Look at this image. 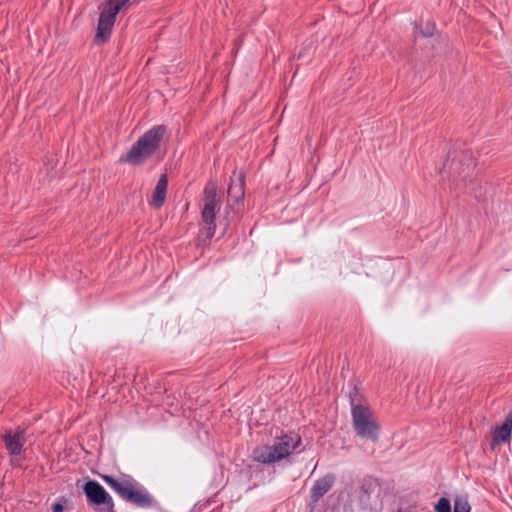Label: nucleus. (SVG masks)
<instances>
[{
  "label": "nucleus",
  "mask_w": 512,
  "mask_h": 512,
  "mask_svg": "<svg viewBox=\"0 0 512 512\" xmlns=\"http://www.w3.org/2000/svg\"><path fill=\"white\" fill-rule=\"evenodd\" d=\"M202 198L201 217L205 225L206 238L210 239L214 236L216 230V215L220 210L221 203L217 198L216 186L209 183L204 188Z\"/></svg>",
  "instance_id": "39448f33"
},
{
  "label": "nucleus",
  "mask_w": 512,
  "mask_h": 512,
  "mask_svg": "<svg viewBox=\"0 0 512 512\" xmlns=\"http://www.w3.org/2000/svg\"><path fill=\"white\" fill-rule=\"evenodd\" d=\"M168 187V178L166 174H162L154 189L150 204L155 208H161L165 203Z\"/></svg>",
  "instance_id": "f8f14e48"
},
{
  "label": "nucleus",
  "mask_w": 512,
  "mask_h": 512,
  "mask_svg": "<svg viewBox=\"0 0 512 512\" xmlns=\"http://www.w3.org/2000/svg\"><path fill=\"white\" fill-rule=\"evenodd\" d=\"M301 444L302 439L298 434H283L276 437L271 445L256 447L253 450V459L262 464H274L297 452Z\"/></svg>",
  "instance_id": "f257e3e1"
},
{
  "label": "nucleus",
  "mask_w": 512,
  "mask_h": 512,
  "mask_svg": "<svg viewBox=\"0 0 512 512\" xmlns=\"http://www.w3.org/2000/svg\"><path fill=\"white\" fill-rule=\"evenodd\" d=\"M101 479L125 501L142 508L153 505L149 492L130 475L123 474L114 478L105 474L101 475Z\"/></svg>",
  "instance_id": "f03ea898"
},
{
  "label": "nucleus",
  "mask_w": 512,
  "mask_h": 512,
  "mask_svg": "<svg viewBox=\"0 0 512 512\" xmlns=\"http://www.w3.org/2000/svg\"><path fill=\"white\" fill-rule=\"evenodd\" d=\"M130 0H108L103 11L100 14L96 35L94 41L96 43H105L109 40L114 26L116 15L125 7Z\"/></svg>",
  "instance_id": "423d86ee"
},
{
  "label": "nucleus",
  "mask_w": 512,
  "mask_h": 512,
  "mask_svg": "<svg viewBox=\"0 0 512 512\" xmlns=\"http://www.w3.org/2000/svg\"><path fill=\"white\" fill-rule=\"evenodd\" d=\"M465 192L473 195L475 198H479L481 196L480 187H478V185L473 181H470Z\"/></svg>",
  "instance_id": "dca6fc26"
},
{
  "label": "nucleus",
  "mask_w": 512,
  "mask_h": 512,
  "mask_svg": "<svg viewBox=\"0 0 512 512\" xmlns=\"http://www.w3.org/2000/svg\"><path fill=\"white\" fill-rule=\"evenodd\" d=\"M471 506L468 502V498L466 496H458L454 501V511L453 512H470Z\"/></svg>",
  "instance_id": "4468645a"
},
{
  "label": "nucleus",
  "mask_w": 512,
  "mask_h": 512,
  "mask_svg": "<svg viewBox=\"0 0 512 512\" xmlns=\"http://www.w3.org/2000/svg\"><path fill=\"white\" fill-rule=\"evenodd\" d=\"M352 423L356 434L371 442L379 440L380 425L369 407H354L351 411Z\"/></svg>",
  "instance_id": "20e7f679"
},
{
  "label": "nucleus",
  "mask_w": 512,
  "mask_h": 512,
  "mask_svg": "<svg viewBox=\"0 0 512 512\" xmlns=\"http://www.w3.org/2000/svg\"><path fill=\"white\" fill-rule=\"evenodd\" d=\"M349 400L351 405V410L354 409L357 405L359 407H369L364 403L363 396L360 394L358 388L353 386V388L349 391Z\"/></svg>",
  "instance_id": "ddd939ff"
},
{
  "label": "nucleus",
  "mask_w": 512,
  "mask_h": 512,
  "mask_svg": "<svg viewBox=\"0 0 512 512\" xmlns=\"http://www.w3.org/2000/svg\"><path fill=\"white\" fill-rule=\"evenodd\" d=\"M434 31H435V25L428 22V23H426L425 28L421 30V34L424 37H431V36H433Z\"/></svg>",
  "instance_id": "f3484780"
},
{
  "label": "nucleus",
  "mask_w": 512,
  "mask_h": 512,
  "mask_svg": "<svg viewBox=\"0 0 512 512\" xmlns=\"http://www.w3.org/2000/svg\"><path fill=\"white\" fill-rule=\"evenodd\" d=\"M52 512H64V505L62 502H56L52 506Z\"/></svg>",
  "instance_id": "a211bd4d"
},
{
  "label": "nucleus",
  "mask_w": 512,
  "mask_h": 512,
  "mask_svg": "<svg viewBox=\"0 0 512 512\" xmlns=\"http://www.w3.org/2000/svg\"><path fill=\"white\" fill-rule=\"evenodd\" d=\"M459 163V161L453 160L450 169L455 170L458 167Z\"/></svg>",
  "instance_id": "aec40b11"
},
{
  "label": "nucleus",
  "mask_w": 512,
  "mask_h": 512,
  "mask_svg": "<svg viewBox=\"0 0 512 512\" xmlns=\"http://www.w3.org/2000/svg\"><path fill=\"white\" fill-rule=\"evenodd\" d=\"M435 510L436 512H451L450 501L445 497L440 498L435 505Z\"/></svg>",
  "instance_id": "2eb2a0df"
},
{
  "label": "nucleus",
  "mask_w": 512,
  "mask_h": 512,
  "mask_svg": "<svg viewBox=\"0 0 512 512\" xmlns=\"http://www.w3.org/2000/svg\"><path fill=\"white\" fill-rule=\"evenodd\" d=\"M244 177L242 174H235L231 178V182L228 187V197L235 203H239L244 199Z\"/></svg>",
  "instance_id": "9b49d317"
},
{
  "label": "nucleus",
  "mask_w": 512,
  "mask_h": 512,
  "mask_svg": "<svg viewBox=\"0 0 512 512\" xmlns=\"http://www.w3.org/2000/svg\"><path fill=\"white\" fill-rule=\"evenodd\" d=\"M512 433V412H509L504 422L499 426L496 427L493 432V445H497L499 443H506L510 441Z\"/></svg>",
  "instance_id": "9d476101"
},
{
  "label": "nucleus",
  "mask_w": 512,
  "mask_h": 512,
  "mask_svg": "<svg viewBox=\"0 0 512 512\" xmlns=\"http://www.w3.org/2000/svg\"><path fill=\"white\" fill-rule=\"evenodd\" d=\"M167 128L165 125H156L146 131L130 148L120 162L133 166L140 165L150 158L159 148Z\"/></svg>",
  "instance_id": "7ed1b4c3"
},
{
  "label": "nucleus",
  "mask_w": 512,
  "mask_h": 512,
  "mask_svg": "<svg viewBox=\"0 0 512 512\" xmlns=\"http://www.w3.org/2000/svg\"><path fill=\"white\" fill-rule=\"evenodd\" d=\"M8 454L13 460L23 458V446L27 441L24 430H17L15 432L7 431L2 437Z\"/></svg>",
  "instance_id": "6e6552de"
},
{
  "label": "nucleus",
  "mask_w": 512,
  "mask_h": 512,
  "mask_svg": "<svg viewBox=\"0 0 512 512\" xmlns=\"http://www.w3.org/2000/svg\"><path fill=\"white\" fill-rule=\"evenodd\" d=\"M87 501L93 506H103L101 511L114 512V502L109 493L97 481L89 480L84 485Z\"/></svg>",
  "instance_id": "0eeeda50"
},
{
  "label": "nucleus",
  "mask_w": 512,
  "mask_h": 512,
  "mask_svg": "<svg viewBox=\"0 0 512 512\" xmlns=\"http://www.w3.org/2000/svg\"><path fill=\"white\" fill-rule=\"evenodd\" d=\"M335 477L327 474L315 481L310 490V497L313 502H318L333 486Z\"/></svg>",
  "instance_id": "1a4fd4ad"
},
{
  "label": "nucleus",
  "mask_w": 512,
  "mask_h": 512,
  "mask_svg": "<svg viewBox=\"0 0 512 512\" xmlns=\"http://www.w3.org/2000/svg\"><path fill=\"white\" fill-rule=\"evenodd\" d=\"M472 166H474V162L472 159H470L469 163L466 164V167L462 170V172H459V174H462L465 172V169H470Z\"/></svg>",
  "instance_id": "6ab92c4d"
}]
</instances>
